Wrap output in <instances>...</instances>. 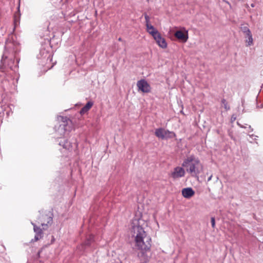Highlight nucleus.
Returning <instances> with one entry per match:
<instances>
[{
  "mask_svg": "<svg viewBox=\"0 0 263 263\" xmlns=\"http://www.w3.org/2000/svg\"><path fill=\"white\" fill-rule=\"evenodd\" d=\"M146 30L147 32L152 36V37L155 36V35L160 33L159 31L152 24L147 25V26H146Z\"/></svg>",
  "mask_w": 263,
  "mask_h": 263,
  "instance_id": "1a4fd4ad",
  "label": "nucleus"
},
{
  "mask_svg": "<svg viewBox=\"0 0 263 263\" xmlns=\"http://www.w3.org/2000/svg\"><path fill=\"white\" fill-rule=\"evenodd\" d=\"M228 4L230 5V3L228 2H226Z\"/></svg>",
  "mask_w": 263,
  "mask_h": 263,
  "instance_id": "412c9836",
  "label": "nucleus"
},
{
  "mask_svg": "<svg viewBox=\"0 0 263 263\" xmlns=\"http://www.w3.org/2000/svg\"><path fill=\"white\" fill-rule=\"evenodd\" d=\"M181 193L183 197L190 199L195 195V191L191 187H186L182 190Z\"/></svg>",
  "mask_w": 263,
  "mask_h": 263,
  "instance_id": "6e6552de",
  "label": "nucleus"
},
{
  "mask_svg": "<svg viewBox=\"0 0 263 263\" xmlns=\"http://www.w3.org/2000/svg\"><path fill=\"white\" fill-rule=\"evenodd\" d=\"M155 135L158 138L162 139L173 138L176 136L174 132H170L162 128L156 129L155 130Z\"/></svg>",
  "mask_w": 263,
  "mask_h": 263,
  "instance_id": "7ed1b4c3",
  "label": "nucleus"
},
{
  "mask_svg": "<svg viewBox=\"0 0 263 263\" xmlns=\"http://www.w3.org/2000/svg\"><path fill=\"white\" fill-rule=\"evenodd\" d=\"M137 86L139 91L143 93H149L151 91V87L149 83L145 80L142 79L137 83Z\"/></svg>",
  "mask_w": 263,
  "mask_h": 263,
  "instance_id": "39448f33",
  "label": "nucleus"
},
{
  "mask_svg": "<svg viewBox=\"0 0 263 263\" xmlns=\"http://www.w3.org/2000/svg\"><path fill=\"white\" fill-rule=\"evenodd\" d=\"M144 18H145V25L146 26H147V25H151V23H150V18L149 17V16L146 14H144Z\"/></svg>",
  "mask_w": 263,
  "mask_h": 263,
  "instance_id": "2eb2a0df",
  "label": "nucleus"
},
{
  "mask_svg": "<svg viewBox=\"0 0 263 263\" xmlns=\"http://www.w3.org/2000/svg\"><path fill=\"white\" fill-rule=\"evenodd\" d=\"M153 37L160 48L165 49L167 47V43L166 39L162 36L160 33Z\"/></svg>",
  "mask_w": 263,
  "mask_h": 263,
  "instance_id": "0eeeda50",
  "label": "nucleus"
},
{
  "mask_svg": "<svg viewBox=\"0 0 263 263\" xmlns=\"http://www.w3.org/2000/svg\"><path fill=\"white\" fill-rule=\"evenodd\" d=\"M60 144L62 145L64 148L69 150L72 147L71 144L68 141H64V142L61 141Z\"/></svg>",
  "mask_w": 263,
  "mask_h": 263,
  "instance_id": "ddd939ff",
  "label": "nucleus"
},
{
  "mask_svg": "<svg viewBox=\"0 0 263 263\" xmlns=\"http://www.w3.org/2000/svg\"><path fill=\"white\" fill-rule=\"evenodd\" d=\"M222 105L223 106V107L225 108V109L226 110H228V109H229L230 108L228 106V105L227 104V103L226 102L225 100H222Z\"/></svg>",
  "mask_w": 263,
  "mask_h": 263,
  "instance_id": "dca6fc26",
  "label": "nucleus"
},
{
  "mask_svg": "<svg viewBox=\"0 0 263 263\" xmlns=\"http://www.w3.org/2000/svg\"><path fill=\"white\" fill-rule=\"evenodd\" d=\"M32 224L33 226L34 231L35 233L34 239L35 241H37L42 237V230L36 227L33 223H32Z\"/></svg>",
  "mask_w": 263,
  "mask_h": 263,
  "instance_id": "9d476101",
  "label": "nucleus"
},
{
  "mask_svg": "<svg viewBox=\"0 0 263 263\" xmlns=\"http://www.w3.org/2000/svg\"><path fill=\"white\" fill-rule=\"evenodd\" d=\"M93 102L91 101H89L87 103V104L81 109L80 113L81 115H83L87 112L92 106Z\"/></svg>",
  "mask_w": 263,
  "mask_h": 263,
  "instance_id": "f8f14e48",
  "label": "nucleus"
},
{
  "mask_svg": "<svg viewBox=\"0 0 263 263\" xmlns=\"http://www.w3.org/2000/svg\"><path fill=\"white\" fill-rule=\"evenodd\" d=\"M89 243H90V242H88L86 243V245H89Z\"/></svg>",
  "mask_w": 263,
  "mask_h": 263,
  "instance_id": "aec40b11",
  "label": "nucleus"
},
{
  "mask_svg": "<svg viewBox=\"0 0 263 263\" xmlns=\"http://www.w3.org/2000/svg\"><path fill=\"white\" fill-rule=\"evenodd\" d=\"M212 227L214 228L215 226V220L214 217L211 218Z\"/></svg>",
  "mask_w": 263,
  "mask_h": 263,
  "instance_id": "f3484780",
  "label": "nucleus"
},
{
  "mask_svg": "<svg viewBox=\"0 0 263 263\" xmlns=\"http://www.w3.org/2000/svg\"><path fill=\"white\" fill-rule=\"evenodd\" d=\"M251 6L252 7H253H253H255V4H254V3H252V4L251 5Z\"/></svg>",
  "mask_w": 263,
  "mask_h": 263,
  "instance_id": "6ab92c4d",
  "label": "nucleus"
},
{
  "mask_svg": "<svg viewBox=\"0 0 263 263\" xmlns=\"http://www.w3.org/2000/svg\"><path fill=\"white\" fill-rule=\"evenodd\" d=\"M240 30L243 32L244 35L251 32L249 28L246 25H242L240 27Z\"/></svg>",
  "mask_w": 263,
  "mask_h": 263,
  "instance_id": "4468645a",
  "label": "nucleus"
},
{
  "mask_svg": "<svg viewBox=\"0 0 263 263\" xmlns=\"http://www.w3.org/2000/svg\"><path fill=\"white\" fill-rule=\"evenodd\" d=\"M182 166L187 173L194 177L198 175L203 171V165L199 159L194 155L187 156L183 160Z\"/></svg>",
  "mask_w": 263,
  "mask_h": 263,
  "instance_id": "f03ea898",
  "label": "nucleus"
},
{
  "mask_svg": "<svg viewBox=\"0 0 263 263\" xmlns=\"http://www.w3.org/2000/svg\"><path fill=\"white\" fill-rule=\"evenodd\" d=\"M245 38V43L247 47L251 46L253 45V39L251 32L244 35Z\"/></svg>",
  "mask_w": 263,
  "mask_h": 263,
  "instance_id": "9b49d317",
  "label": "nucleus"
},
{
  "mask_svg": "<svg viewBox=\"0 0 263 263\" xmlns=\"http://www.w3.org/2000/svg\"><path fill=\"white\" fill-rule=\"evenodd\" d=\"M144 220L141 218H134L130 222L129 232L134 238L135 246L142 253L149 251L151 248L152 238L144 230Z\"/></svg>",
  "mask_w": 263,
  "mask_h": 263,
  "instance_id": "f257e3e1",
  "label": "nucleus"
},
{
  "mask_svg": "<svg viewBox=\"0 0 263 263\" xmlns=\"http://www.w3.org/2000/svg\"><path fill=\"white\" fill-rule=\"evenodd\" d=\"M185 174V169L183 167L177 166L175 167L170 174V176L174 179H178L184 176Z\"/></svg>",
  "mask_w": 263,
  "mask_h": 263,
  "instance_id": "423d86ee",
  "label": "nucleus"
},
{
  "mask_svg": "<svg viewBox=\"0 0 263 263\" xmlns=\"http://www.w3.org/2000/svg\"><path fill=\"white\" fill-rule=\"evenodd\" d=\"M157 224L158 226H159V223H158V222H157Z\"/></svg>",
  "mask_w": 263,
  "mask_h": 263,
  "instance_id": "4be33fe9",
  "label": "nucleus"
},
{
  "mask_svg": "<svg viewBox=\"0 0 263 263\" xmlns=\"http://www.w3.org/2000/svg\"><path fill=\"white\" fill-rule=\"evenodd\" d=\"M212 177H213L212 175H210V176L208 179V182L211 180Z\"/></svg>",
  "mask_w": 263,
  "mask_h": 263,
  "instance_id": "a211bd4d",
  "label": "nucleus"
},
{
  "mask_svg": "<svg viewBox=\"0 0 263 263\" xmlns=\"http://www.w3.org/2000/svg\"><path fill=\"white\" fill-rule=\"evenodd\" d=\"M174 36L179 41L185 43L189 39L188 30L184 27H181L175 32Z\"/></svg>",
  "mask_w": 263,
  "mask_h": 263,
  "instance_id": "20e7f679",
  "label": "nucleus"
}]
</instances>
